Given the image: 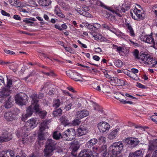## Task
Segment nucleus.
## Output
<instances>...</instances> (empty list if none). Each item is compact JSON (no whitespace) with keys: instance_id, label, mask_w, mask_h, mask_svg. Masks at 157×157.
I'll use <instances>...</instances> for the list:
<instances>
[{"instance_id":"1","label":"nucleus","mask_w":157,"mask_h":157,"mask_svg":"<svg viewBox=\"0 0 157 157\" xmlns=\"http://www.w3.org/2000/svg\"><path fill=\"white\" fill-rule=\"evenodd\" d=\"M32 99V104L26 109V113L25 114V117H30L32 115L33 110L36 112H38L39 110V104L37 103L38 99H37L36 96L35 94H32L31 96Z\"/></svg>"},{"instance_id":"2","label":"nucleus","mask_w":157,"mask_h":157,"mask_svg":"<svg viewBox=\"0 0 157 157\" xmlns=\"http://www.w3.org/2000/svg\"><path fill=\"white\" fill-rule=\"evenodd\" d=\"M56 143L53 140L48 139L44 146V156L45 157H50L52 155V152L56 149Z\"/></svg>"},{"instance_id":"3","label":"nucleus","mask_w":157,"mask_h":157,"mask_svg":"<svg viewBox=\"0 0 157 157\" xmlns=\"http://www.w3.org/2000/svg\"><path fill=\"white\" fill-rule=\"evenodd\" d=\"M12 79H7L6 85L5 87L3 88L0 92V102L1 103H2L6 98H8L9 97L11 98L10 96V88L12 85Z\"/></svg>"},{"instance_id":"4","label":"nucleus","mask_w":157,"mask_h":157,"mask_svg":"<svg viewBox=\"0 0 157 157\" xmlns=\"http://www.w3.org/2000/svg\"><path fill=\"white\" fill-rule=\"evenodd\" d=\"M20 112L19 109L15 108L11 111L6 112L4 115L5 118L8 121H13L18 118Z\"/></svg>"},{"instance_id":"5","label":"nucleus","mask_w":157,"mask_h":157,"mask_svg":"<svg viewBox=\"0 0 157 157\" xmlns=\"http://www.w3.org/2000/svg\"><path fill=\"white\" fill-rule=\"evenodd\" d=\"M124 148V144L121 141L113 143L110 146L109 149L113 155H116L120 154Z\"/></svg>"},{"instance_id":"6","label":"nucleus","mask_w":157,"mask_h":157,"mask_svg":"<svg viewBox=\"0 0 157 157\" xmlns=\"http://www.w3.org/2000/svg\"><path fill=\"white\" fill-rule=\"evenodd\" d=\"M15 98L16 103L22 105H25L26 103L27 96L23 93L18 94L16 95Z\"/></svg>"},{"instance_id":"7","label":"nucleus","mask_w":157,"mask_h":157,"mask_svg":"<svg viewBox=\"0 0 157 157\" xmlns=\"http://www.w3.org/2000/svg\"><path fill=\"white\" fill-rule=\"evenodd\" d=\"M49 123L48 121L45 120L40 124V131L41 132L39 133L38 135V138L39 140H42L45 139L44 134L42 132L45 129L48 128V124Z\"/></svg>"},{"instance_id":"8","label":"nucleus","mask_w":157,"mask_h":157,"mask_svg":"<svg viewBox=\"0 0 157 157\" xmlns=\"http://www.w3.org/2000/svg\"><path fill=\"white\" fill-rule=\"evenodd\" d=\"M75 131L72 128L68 129L63 133V137H67V140H72L75 137Z\"/></svg>"},{"instance_id":"9","label":"nucleus","mask_w":157,"mask_h":157,"mask_svg":"<svg viewBox=\"0 0 157 157\" xmlns=\"http://www.w3.org/2000/svg\"><path fill=\"white\" fill-rule=\"evenodd\" d=\"M12 139V134L9 133L7 130H3L2 136H0V142L1 143L6 142L11 140Z\"/></svg>"},{"instance_id":"10","label":"nucleus","mask_w":157,"mask_h":157,"mask_svg":"<svg viewBox=\"0 0 157 157\" xmlns=\"http://www.w3.org/2000/svg\"><path fill=\"white\" fill-rule=\"evenodd\" d=\"M133 13L131 10L130 13V15L132 18L136 20H138L139 19H143L144 17L142 16V13L141 10H138L135 7L134 10H133Z\"/></svg>"},{"instance_id":"11","label":"nucleus","mask_w":157,"mask_h":157,"mask_svg":"<svg viewBox=\"0 0 157 157\" xmlns=\"http://www.w3.org/2000/svg\"><path fill=\"white\" fill-rule=\"evenodd\" d=\"M67 75L76 81H80L81 78L79 74L76 72L75 71L69 70L66 72Z\"/></svg>"},{"instance_id":"12","label":"nucleus","mask_w":157,"mask_h":157,"mask_svg":"<svg viewBox=\"0 0 157 157\" xmlns=\"http://www.w3.org/2000/svg\"><path fill=\"white\" fill-rule=\"evenodd\" d=\"M152 33H151L150 35H146L143 37L142 36V38L144 41L148 43L153 44V47L155 48L156 46H157V42L155 44L154 40L152 37Z\"/></svg>"},{"instance_id":"13","label":"nucleus","mask_w":157,"mask_h":157,"mask_svg":"<svg viewBox=\"0 0 157 157\" xmlns=\"http://www.w3.org/2000/svg\"><path fill=\"white\" fill-rule=\"evenodd\" d=\"M98 128L100 131L102 132L108 131L110 127L109 125L105 122H102L98 123Z\"/></svg>"},{"instance_id":"14","label":"nucleus","mask_w":157,"mask_h":157,"mask_svg":"<svg viewBox=\"0 0 157 157\" xmlns=\"http://www.w3.org/2000/svg\"><path fill=\"white\" fill-rule=\"evenodd\" d=\"M88 128L86 124L81 125L77 129L78 136H82L86 134L88 132Z\"/></svg>"},{"instance_id":"15","label":"nucleus","mask_w":157,"mask_h":157,"mask_svg":"<svg viewBox=\"0 0 157 157\" xmlns=\"http://www.w3.org/2000/svg\"><path fill=\"white\" fill-rule=\"evenodd\" d=\"M93 155V153L90 149H85L79 153L78 157H91Z\"/></svg>"},{"instance_id":"16","label":"nucleus","mask_w":157,"mask_h":157,"mask_svg":"<svg viewBox=\"0 0 157 157\" xmlns=\"http://www.w3.org/2000/svg\"><path fill=\"white\" fill-rule=\"evenodd\" d=\"M14 152L11 150L2 151L0 153V157H14Z\"/></svg>"},{"instance_id":"17","label":"nucleus","mask_w":157,"mask_h":157,"mask_svg":"<svg viewBox=\"0 0 157 157\" xmlns=\"http://www.w3.org/2000/svg\"><path fill=\"white\" fill-rule=\"evenodd\" d=\"M89 114V111L86 109L79 111L76 113L77 118L79 119H82L84 117H87Z\"/></svg>"},{"instance_id":"18","label":"nucleus","mask_w":157,"mask_h":157,"mask_svg":"<svg viewBox=\"0 0 157 157\" xmlns=\"http://www.w3.org/2000/svg\"><path fill=\"white\" fill-rule=\"evenodd\" d=\"M98 140L95 138H93L88 141L86 144L85 147L87 149H90L98 142Z\"/></svg>"},{"instance_id":"19","label":"nucleus","mask_w":157,"mask_h":157,"mask_svg":"<svg viewBox=\"0 0 157 157\" xmlns=\"http://www.w3.org/2000/svg\"><path fill=\"white\" fill-rule=\"evenodd\" d=\"M101 27L105 30H107L110 31V32L115 33L116 31V29L114 26L111 24L110 25H108L106 23H104L102 24Z\"/></svg>"},{"instance_id":"20","label":"nucleus","mask_w":157,"mask_h":157,"mask_svg":"<svg viewBox=\"0 0 157 157\" xmlns=\"http://www.w3.org/2000/svg\"><path fill=\"white\" fill-rule=\"evenodd\" d=\"M79 146L78 145L73 143L71 144V148L72 149L71 154L74 156L77 155V152L79 148Z\"/></svg>"},{"instance_id":"21","label":"nucleus","mask_w":157,"mask_h":157,"mask_svg":"<svg viewBox=\"0 0 157 157\" xmlns=\"http://www.w3.org/2000/svg\"><path fill=\"white\" fill-rule=\"evenodd\" d=\"M115 9L116 10H115L113 9V10L114 11L111 12L113 13L116 14L120 17H121V15L120 14V13L125 12V9L124 8V7H117L116 8H115Z\"/></svg>"},{"instance_id":"22","label":"nucleus","mask_w":157,"mask_h":157,"mask_svg":"<svg viewBox=\"0 0 157 157\" xmlns=\"http://www.w3.org/2000/svg\"><path fill=\"white\" fill-rule=\"evenodd\" d=\"M150 55L149 54L142 51L140 53L139 59H141L142 61H144L145 63L147 58Z\"/></svg>"},{"instance_id":"23","label":"nucleus","mask_w":157,"mask_h":157,"mask_svg":"<svg viewBox=\"0 0 157 157\" xmlns=\"http://www.w3.org/2000/svg\"><path fill=\"white\" fill-rule=\"evenodd\" d=\"M110 79V81H112L113 83H115L118 85H122L124 84L123 81L118 79L116 77H112Z\"/></svg>"},{"instance_id":"24","label":"nucleus","mask_w":157,"mask_h":157,"mask_svg":"<svg viewBox=\"0 0 157 157\" xmlns=\"http://www.w3.org/2000/svg\"><path fill=\"white\" fill-rule=\"evenodd\" d=\"M143 156L142 151L141 150H139L134 153H130L128 157H142Z\"/></svg>"},{"instance_id":"25","label":"nucleus","mask_w":157,"mask_h":157,"mask_svg":"<svg viewBox=\"0 0 157 157\" xmlns=\"http://www.w3.org/2000/svg\"><path fill=\"white\" fill-rule=\"evenodd\" d=\"M90 34L94 37V39L96 40H100L101 41H105L106 39L104 37H103L101 35L98 34L95 35L93 32H90Z\"/></svg>"},{"instance_id":"26","label":"nucleus","mask_w":157,"mask_h":157,"mask_svg":"<svg viewBox=\"0 0 157 157\" xmlns=\"http://www.w3.org/2000/svg\"><path fill=\"white\" fill-rule=\"evenodd\" d=\"M118 131L119 129H116L112 131L109 135L108 138L110 139H114L117 136Z\"/></svg>"},{"instance_id":"27","label":"nucleus","mask_w":157,"mask_h":157,"mask_svg":"<svg viewBox=\"0 0 157 157\" xmlns=\"http://www.w3.org/2000/svg\"><path fill=\"white\" fill-rule=\"evenodd\" d=\"M30 128H33L36 126V120L34 119H31L28 121L27 122Z\"/></svg>"},{"instance_id":"28","label":"nucleus","mask_w":157,"mask_h":157,"mask_svg":"<svg viewBox=\"0 0 157 157\" xmlns=\"http://www.w3.org/2000/svg\"><path fill=\"white\" fill-rule=\"evenodd\" d=\"M131 139L130 144L133 147H135L140 142V141L137 138L132 137Z\"/></svg>"},{"instance_id":"29","label":"nucleus","mask_w":157,"mask_h":157,"mask_svg":"<svg viewBox=\"0 0 157 157\" xmlns=\"http://www.w3.org/2000/svg\"><path fill=\"white\" fill-rule=\"evenodd\" d=\"M50 0H39V4L43 6H49L51 3Z\"/></svg>"},{"instance_id":"30","label":"nucleus","mask_w":157,"mask_h":157,"mask_svg":"<svg viewBox=\"0 0 157 157\" xmlns=\"http://www.w3.org/2000/svg\"><path fill=\"white\" fill-rule=\"evenodd\" d=\"M59 120L61 123L65 126L69 123V120L64 115L61 117L59 118Z\"/></svg>"},{"instance_id":"31","label":"nucleus","mask_w":157,"mask_h":157,"mask_svg":"<svg viewBox=\"0 0 157 157\" xmlns=\"http://www.w3.org/2000/svg\"><path fill=\"white\" fill-rule=\"evenodd\" d=\"M39 110L38 112H36V113H37L40 118L43 119L46 116L47 112L45 111H41L40 106L39 105Z\"/></svg>"},{"instance_id":"32","label":"nucleus","mask_w":157,"mask_h":157,"mask_svg":"<svg viewBox=\"0 0 157 157\" xmlns=\"http://www.w3.org/2000/svg\"><path fill=\"white\" fill-rule=\"evenodd\" d=\"M53 137L54 139L56 140H59L60 138L63 137V134L62 135L60 133L58 132L57 131L54 132H53Z\"/></svg>"},{"instance_id":"33","label":"nucleus","mask_w":157,"mask_h":157,"mask_svg":"<svg viewBox=\"0 0 157 157\" xmlns=\"http://www.w3.org/2000/svg\"><path fill=\"white\" fill-rule=\"evenodd\" d=\"M126 25L128 29V32L129 33L130 35L132 36H134L135 34L131 25L129 23H127Z\"/></svg>"},{"instance_id":"34","label":"nucleus","mask_w":157,"mask_h":157,"mask_svg":"<svg viewBox=\"0 0 157 157\" xmlns=\"http://www.w3.org/2000/svg\"><path fill=\"white\" fill-rule=\"evenodd\" d=\"M10 97L7 99V100L5 102V105L4 106L6 108H10L12 105V104L11 102V99Z\"/></svg>"},{"instance_id":"35","label":"nucleus","mask_w":157,"mask_h":157,"mask_svg":"<svg viewBox=\"0 0 157 157\" xmlns=\"http://www.w3.org/2000/svg\"><path fill=\"white\" fill-rule=\"evenodd\" d=\"M117 51L123 56H126L129 52V50H117Z\"/></svg>"},{"instance_id":"36","label":"nucleus","mask_w":157,"mask_h":157,"mask_svg":"<svg viewBox=\"0 0 157 157\" xmlns=\"http://www.w3.org/2000/svg\"><path fill=\"white\" fill-rule=\"evenodd\" d=\"M62 110L61 108L56 109L53 112V115L54 117H56L58 115L60 116L62 114Z\"/></svg>"},{"instance_id":"37","label":"nucleus","mask_w":157,"mask_h":157,"mask_svg":"<svg viewBox=\"0 0 157 157\" xmlns=\"http://www.w3.org/2000/svg\"><path fill=\"white\" fill-rule=\"evenodd\" d=\"M60 101L59 99H55L53 101V107L55 108H57L59 107L60 104Z\"/></svg>"},{"instance_id":"38","label":"nucleus","mask_w":157,"mask_h":157,"mask_svg":"<svg viewBox=\"0 0 157 157\" xmlns=\"http://www.w3.org/2000/svg\"><path fill=\"white\" fill-rule=\"evenodd\" d=\"M60 5L62 9L64 10H68L70 9V6L65 2H62L61 3Z\"/></svg>"},{"instance_id":"39","label":"nucleus","mask_w":157,"mask_h":157,"mask_svg":"<svg viewBox=\"0 0 157 157\" xmlns=\"http://www.w3.org/2000/svg\"><path fill=\"white\" fill-rule=\"evenodd\" d=\"M114 63L115 66L118 67H121L123 65L122 62L118 59L115 60L114 61Z\"/></svg>"},{"instance_id":"40","label":"nucleus","mask_w":157,"mask_h":157,"mask_svg":"<svg viewBox=\"0 0 157 157\" xmlns=\"http://www.w3.org/2000/svg\"><path fill=\"white\" fill-rule=\"evenodd\" d=\"M123 96H124V95L122 94L121 93L117 92L116 93L115 97L116 99L119 100L121 102L122 100H123V99H122V97Z\"/></svg>"},{"instance_id":"41","label":"nucleus","mask_w":157,"mask_h":157,"mask_svg":"<svg viewBox=\"0 0 157 157\" xmlns=\"http://www.w3.org/2000/svg\"><path fill=\"white\" fill-rule=\"evenodd\" d=\"M112 152H110V150L108 152L104 151L102 154V157H113V155Z\"/></svg>"},{"instance_id":"42","label":"nucleus","mask_w":157,"mask_h":157,"mask_svg":"<svg viewBox=\"0 0 157 157\" xmlns=\"http://www.w3.org/2000/svg\"><path fill=\"white\" fill-rule=\"evenodd\" d=\"M106 139L104 136H100L98 139V142L101 144H104L106 142Z\"/></svg>"},{"instance_id":"43","label":"nucleus","mask_w":157,"mask_h":157,"mask_svg":"<svg viewBox=\"0 0 157 157\" xmlns=\"http://www.w3.org/2000/svg\"><path fill=\"white\" fill-rule=\"evenodd\" d=\"M100 6H101V7H102L108 10L109 11H114L113 10V7L107 6L105 5L103 3L100 2Z\"/></svg>"},{"instance_id":"44","label":"nucleus","mask_w":157,"mask_h":157,"mask_svg":"<svg viewBox=\"0 0 157 157\" xmlns=\"http://www.w3.org/2000/svg\"><path fill=\"white\" fill-rule=\"evenodd\" d=\"M148 63V64L152 65V66L156 67L157 65V62L156 60L154 59L152 57V59Z\"/></svg>"},{"instance_id":"45","label":"nucleus","mask_w":157,"mask_h":157,"mask_svg":"<svg viewBox=\"0 0 157 157\" xmlns=\"http://www.w3.org/2000/svg\"><path fill=\"white\" fill-rule=\"evenodd\" d=\"M152 10L155 14L156 17L157 18V4L154 5L153 6Z\"/></svg>"},{"instance_id":"46","label":"nucleus","mask_w":157,"mask_h":157,"mask_svg":"<svg viewBox=\"0 0 157 157\" xmlns=\"http://www.w3.org/2000/svg\"><path fill=\"white\" fill-rule=\"evenodd\" d=\"M107 149V146L106 145H102L99 147V152H101L102 151H106Z\"/></svg>"},{"instance_id":"47","label":"nucleus","mask_w":157,"mask_h":157,"mask_svg":"<svg viewBox=\"0 0 157 157\" xmlns=\"http://www.w3.org/2000/svg\"><path fill=\"white\" fill-rule=\"evenodd\" d=\"M80 119L78 118L74 120L73 121V125L76 126L79 124L81 122Z\"/></svg>"},{"instance_id":"48","label":"nucleus","mask_w":157,"mask_h":157,"mask_svg":"<svg viewBox=\"0 0 157 157\" xmlns=\"http://www.w3.org/2000/svg\"><path fill=\"white\" fill-rule=\"evenodd\" d=\"M88 29L91 31V32H93L94 33L96 31V29L94 28V25H88Z\"/></svg>"},{"instance_id":"49","label":"nucleus","mask_w":157,"mask_h":157,"mask_svg":"<svg viewBox=\"0 0 157 157\" xmlns=\"http://www.w3.org/2000/svg\"><path fill=\"white\" fill-rule=\"evenodd\" d=\"M72 106V104L70 103L65 105L64 109L66 111H68L71 109Z\"/></svg>"},{"instance_id":"50","label":"nucleus","mask_w":157,"mask_h":157,"mask_svg":"<svg viewBox=\"0 0 157 157\" xmlns=\"http://www.w3.org/2000/svg\"><path fill=\"white\" fill-rule=\"evenodd\" d=\"M134 56L136 58L139 59V52L138 50H135V51L133 52Z\"/></svg>"},{"instance_id":"51","label":"nucleus","mask_w":157,"mask_h":157,"mask_svg":"<svg viewBox=\"0 0 157 157\" xmlns=\"http://www.w3.org/2000/svg\"><path fill=\"white\" fill-rule=\"evenodd\" d=\"M61 11V10L58 6H56L55 7L54 13L55 14L60 12Z\"/></svg>"},{"instance_id":"52","label":"nucleus","mask_w":157,"mask_h":157,"mask_svg":"<svg viewBox=\"0 0 157 157\" xmlns=\"http://www.w3.org/2000/svg\"><path fill=\"white\" fill-rule=\"evenodd\" d=\"M4 50V52L7 54L11 55H13L15 54L14 52L12 51H10L9 50Z\"/></svg>"},{"instance_id":"53","label":"nucleus","mask_w":157,"mask_h":157,"mask_svg":"<svg viewBox=\"0 0 157 157\" xmlns=\"http://www.w3.org/2000/svg\"><path fill=\"white\" fill-rule=\"evenodd\" d=\"M58 17L62 18H64L65 15L61 12V11L60 12L56 14Z\"/></svg>"},{"instance_id":"54","label":"nucleus","mask_w":157,"mask_h":157,"mask_svg":"<svg viewBox=\"0 0 157 157\" xmlns=\"http://www.w3.org/2000/svg\"><path fill=\"white\" fill-rule=\"evenodd\" d=\"M1 13L2 14L3 16H6L8 17H10V15L9 13H7L3 10H1Z\"/></svg>"},{"instance_id":"55","label":"nucleus","mask_w":157,"mask_h":157,"mask_svg":"<svg viewBox=\"0 0 157 157\" xmlns=\"http://www.w3.org/2000/svg\"><path fill=\"white\" fill-rule=\"evenodd\" d=\"M35 94L36 95V97H37V99H38V102H37V103L38 104V102L39 101V99H41L44 96V94L43 93H40L39 94V95H38V96H37V94Z\"/></svg>"},{"instance_id":"56","label":"nucleus","mask_w":157,"mask_h":157,"mask_svg":"<svg viewBox=\"0 0 157 157\" xmlns=\"http://www.w3.org/2000/svg\"><path fill=\"white\" fill-rule=\"evenodd\" d=\"M121 102H122L124 104L128 103L129 104H133V102L129 101H126V100H124L123 99V100H122V101H121Z\"/></svg>"},{"instance_id":"57","label":"nucleus","mask_w":157,"mask_h":157,"mask_svg":"<svg viewBox=\"0 0 157 157\" xmlns=\"http://www.w3.org/2000/svg\"><path fill=\"white\" fill-rule=\"evenodd\" d=\"M94 28L96 29V31L101 27V25L100 24L97 23H94Z\"/></svg>"},{"instance_id":"58","label":"nucleus","mask_w":157,"mask_h":157,"mask_svg":"<svg viewBox=\"0 0 157 157\" xmlns=\"http://www.w3.org/2000/svg\"><path fill=\"white\" fill-rule=\"evenodd\" d=\"M136 86L138 87L141 88L143 89L145 88V86L142 84H141L139 83V82H137L136 84Z\"/></svg>"},{"instance_id":"59","label":"nucleus","mask_w":157,"mask_h":157,"mask_svg":"<svg viewBox=\"0 0 157 157\" xmlns=\"http://www.w3.org/2000/svg\"><path fill=\"white\" fill-rule=\"evenodd\" d=\"M153 57L151 56V55H150V56L147 58V60L145 61V63L148 64V63L150 61H151V60L152 59V58Z\"/></svg>"},{"instance_id":"60","label":"nucleus","mask_w":157,"mask_h":157,"mask_svg":"<svg viewBox=\"0 0 157 157\" xmlns=\"http://www.w3.org/2000/svg\"><path fill=\"white\" fill-rule=\"evenodd\" d=\"M132 71V74H134V75H135V74L137 73L138 72V70L136 69L135 68H132L131 69Z\"/></svg>"},{"instance_id":"61","label":"nucleus","mask_w":157,"mask_h":157,"mask_svg":"<svg viewBox=\"0 0 157 157\" xmlns=\"http://www.w3.org/2000/svg\"><path fill=\"white\" fill-rule=\"evenodd\" d=\"M151 120L154 122H156V120L157 119V117L155 115H153L151 117Z\"/></svg>"},{"instance_id":"62","label":"nucleus","mask_w":157,"mask_h":157,"mask_svg":"<svg viewBox=\"0 0 157 157\" xmlns=\"http://www.w3.org/2000/svg\"><path fill=\"white\" fill-rule=\"evenodd\" d=\"M13 18L16 20H20L21 19L20 16L17 15H14L13 16Z\"/></svg>"},{"instance_id":"63","label":"nucleus","mask_w":157,"mask_h":157,"mask_svg":"<svg viewBox=\"0 0 157 157\" xmlns=\"http://www.w3.org/2000/svg\"><path fill=\"white\" fill-rule=\"evenodd\" d=\"M51 84V82L49 81H48L44 83V86L46 88L49 86Z\"/></svg>"},{"instance_id":"64","label":"nucleus","mask_w":157,"mask_h":157,"mask_svg":"<svg viewBox=\"0 0 157 157\" xmlns=\"http://www.w3.org/2000/svg\"><path fill=\"white\" fill-rule=\"evenodd\" d=\"M151 157H157V150H155L153 152Z\"/></svg>"}]
</instances>
